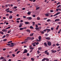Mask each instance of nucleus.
<instances>
[{
    "label": "nucleus",
    "instance_id": "31",
    "mask_svg": "<svg viewBox=\"0 0 61 61\" xmlns=\"http://www.w3.org/2000/svg\"><path fill=\"white\" fill-rule=\"evenodd\" d=\"M45 15L47 16H49V15L48 14H45Z\"/></svg>",
    "mask_w": 61,
    "mask_h": 61
},
{
    "label": "nucleus",
    "instance_id": "33",
    "mask_svg": "<svg viewBox=\"0 0 61 61\" xmlns=\"http://www.w3.org/2000/svg\"><path fill=\"white\" fill-rule=\"evenodd\" d=\"M51 30H54V28L51 27Z\"/></svg>",
    "mask_w": 61,
    "mask_h": 61
},
{
    "label": "nucleus",
    "instance_id": "9",
    "mask_svg": "<svg viewBox=\"0 0 61 61\" xmlns=\"http://www.w3.org/2000/svg\"><path fill=\"white\" fill-rule=\"evenodd\" d=\"M27 42H28V41H25L22 42L21 43V44H24V43H25V44H26Z\"/></svg>",
    "mask_w": 61,
    "mask_h": 61
},
{
    "label": "nucleus",
    "instance_id": "6",
    "mask_svg": "<svg viewBox=\"0 0 61 61\" xmlns=\"http://www.w3.org/2000/svg\"><path fill=\"white\" fill-rule=\"evenodd\" d=\"M61 13V12H57L56 14L55 15H54V16H56V15H58V14H60Z\"/></svg>",
    "mask_w": 61,
    "mask_h": 61
},
{
    "label": "nucleus",
    "instance_id": "10",
    "mask_svg": "<svg viewBox=\"0 0 61 61\" xmlns=\"http://www.w3.org/2000/svg\"><path fill=\"white\" fill-rule=\"evenodd\" d=\"M60 21V19H56L55 20V22H56V21Z\"/></svg>",
    "mask_w": 61,
    "mask_h": 61
},
{
    "label": "nucleus",
    "instance_id": "21",
    "mask_svg": "<svg viewBox=\"0 0 61 61\" xmlns=\"http://www.w3.org/2000/svg\"><path fill=\"white\" fill-rule=\"evenodd\" d=\"M59 27V26H58L56 28V30H58V28Z\"/></svg>",
    "mask_w": 61,
    "mask_h": 61
},
{
    "label": "nucleus",
    "instance_id": "53",
    "mask_svg": "<svg viewBox=\"0 0 61 61\" xmlns=\"http://www.w3.org/2000/svg\"><path fill=\"white\" fill-rule=\"evenodd\" d=\"M6 49V48H4L3 49V51H5V50Z\"/></svg>",
    "mask_w": 61,
    "mask_h": 61
},
{
    "label": "nucleus",
    "instance_id": "50",
    "mask_svg": "<svg viewBox=\"0 0 61 61\" xmlns=\"http://www.w3.org/2000/svg\"><path fill=\"white\" fill-rule=\"evenodd\" d=\"M12 56L13 57H14V56H15V54H12Z\"/></svg>",
    "mask_w": 61,
    "mask_h": 61
},
{
    "label": "nucleus",
    "instance_id": "41",
    "mask_svg": "<svg viewBox=\"0 0 61 61\" xmlns=\"http://www.w3.org/2000/svg\"><path fill=\"white\" fill-rule=\"evenodd\" d=\"M60 6H61V5H58V6H57V8H59V7H60Z\"/></svg>",
    "mask_w": 61,
    "mask_h": 61
},
{
    "label": "nucleus",
    "instance_id": "44",
    "mask_svg": "<svg viewBox=\"0 0 61 61\" xmlns=\"http://www.w3.org/2000/svg\"><path fill=\"white\" fill-rule=\"evenodd\" d=\"M40 8V7H38L37 8H36V10H38V9H39Z\"/></svg>",
    "mask_w": 61,
    "mask_h": 61
},
{
    "label": "nucleus",
    "instance_id": "23",
    "mask_svg": "<svg viewBox=\"0 0 61 61\" xmlns=\"http://www.w3.org/2000/svg\"><path fill=\"white\" fill-rule=\"evenodd\" d=\"M38 50H41L42 49V48L41 47H39L38 48Z\"/></svg>",
    "mask_w": 61,
    "mask_h": 61
},
{
    "label": "nucleus",
    "instance_id": "42",
    "mask_svg": "<svg viewBox=\"0 0 61 61\" xmlns=\"http://www.w3.org/2000/svg\"><path fill=\"white\" fill-rule=\"evenodd\" d=\"M5 35H4L2 37V38H5Z\"/></svg>",
    "mask_w": 61,
    "mask_h": 61
},
{
    "label": "nucleus",
    "instance_id": "22",
    "mask_svg": "<svg viewBox=\"0 0 61 61\" xmlns=\"http://www.w3.org/2000/svg\"><path fill=\"white\" fill-rule=\"evenodd\" d=\"M49 35V34H47V33L45 34V35L46 36H48Z\"/></svg>",
    "mask_w": 61,
    "mask_h": 61
},
{
    "label": "nucleus",
    "instance_id": "45",
    "mask_svg": "<svg viewBox=\"0 0 61 61\" xmlns=\"http://www.w3.org/2000/svg\"><path fill=\"white\" fill-rule=\"evenodd\" d=\"M39 44V42H37L36 43V45H38Z\"/></svg>",
    "mask_w": 61,
    "mask_h": 61
},
{
    "label": "nucleus",
    "instance_id": "1",
    "mask_svg": "<svg viewBox=\"0 0 61 61\" xmlns=\"http://www.w3.org/2000/svg\"><path fill=\"white\" fill-rule=\"evenodd\" d=\"M35 29L36 31H39L40 30V29H42V28L41 27H40L39 28H35Z\"/></svg>",
    "mask_w": 61,
    "mask_h": 61
},
{
    "label": "nucleus",
    "instance_id": "60",
    "mask_svg": "<svg viewBox=\"0 0 61 61\" xmlns=\"http://www.w3.org/2000/svg\"><path fill=\"white\" fill-rule=\"evenodd\" d=\"M6 37H8V34H6Z\"/></svg>",
    "mask_w": 61,
    "mask_h": 61
},
{
    "label": "nucleus",
    "instance_id": "32",
    "mask_svg": "<svg viewBox=\"0 0 61 61\" xmlns=\"http://www.w3.org/2000/svg\"><path fill=\"white\" fill-rule=\"evenodd\" d=\"M41 32V34H44V31H40V32Z\"/></svg>",
    "mask_w": 61,
    "mask_h": 61
},
{
    "label": "nucleus",
    "instance_id": "34",
    "mask_svg": "<svg viewBox=\"0 0 61 61\" xmlns=\"http://www.w3.org/2000/svg\"><path fill=\"white\" fill-rule=\"evenodd\" d=\"M2 31L3 32H5V29H3V30H2Z\"/></svg>",
    "mask_w": 61,
    "mask_h": 61
},
{
    "label": "nucleus",
    "instance_id": "8",
    "mask_svg": "<svg viewBox=\"0 0 61 61\" xmlns=\"http://www.w3.org/2000/svg\"><path fill=\"white\" fill-rule=\"evenodd\" d=\"M25 25H28V24L30 25V23L28 22H25Z\"/></svg>",
    "mask_w": 61,
    "mask_h": 61
},
{
    "label": "nucleus",
    "instance_id": "64",
    "mask_svg": "<svg viewBox=\"0 0 61 61\" xmlns=\"http://www.w3.org/2000/svg\"><path fill=\"white\" fill-rule=\"evenodd\" d=\"M39 38H41V36H39Z\"/></svg>",
    "mask_w": 61,
    "mask_h": 61
},
{
    "label": "nucleus",
    "instance_id": "51",
    "mask_svg": "<svg viewBox=\"0 0 61 61\" xmlns=\"http://www.w3.org/2000/svg\"><path fill=\"white\" fill-rule=\"evenodd\" d=\"M56 10L57 11V12H58V10H59V9H56Z\"/></svg>",
    "mask_w": 61,
    "mask_h": 61
},
{
    "label": "nucleus",
    "instance_id": "39",
    "mask_svg": "<svg viewBox=\"0 0 61 61\" xmlns=\"http://www.w3.org/2000/svg\"><path fill=\"white\" fill-rule=\"evenodd\" d=\"M30 49H34V48H32V47H31L30 48Z\"/></svg>",
    "mask_w": 61,
    "mask_h": 61
},
{
    "label": "nucleus",
    "instance_id": "13",
    "mask_svg": "<svg viewBox=\"0 0 61 61\" xmlns=\"http://www.w3.org/2000/svg\"><path fill=\"white\" fill-rule=\"evenodd\" d=\"M27 14L28 15H30L31 14V12L30 11H29Z\"/></svg>",
    "mask_w": 61,
    "mask_h": 61
},
{
    "label": "nucleus",
    "instance_id": "28",
    "mask_svg": "<svg viewBox=\"0 0 61 61\" xmlns=\"http://www.w3.org/2000/svg\"><path fill=\"white\" fill-rule=\"evenodd\" d=\"M45 60L47 61H49V59L47 58H45Z\"/></svg>",
    "mask_w": 61,
    "mask_h": 61
},
{
    "label": "nucleus",
    "instance_id": "52",
    "mask_svg": "<svg viewBox=\"0 0 61 61\" xmlns=\"http://www.w3.org/2000/svg\"><path fill=\"white\" fill-rule=\"evenodd\" d=\"M27 56H29V53H27Z\"/></svg>",
    "mask_w": 61,
    "mask_h": 61
},
{
    "label": "nucleus",
    "instance_id": "26",
    "mask_svg": "<svg viewBox=\"0 0 61 61\" xmlns=\"http://www.w3.org/2000/svg\"><path fill=\"white\" fill-rule=\"evenodd\" d=\"M44 45L45 46H47V44H46V42H45L44 43Z\"/></svg>",
    "mask_w": 61,
    "mask_h": 61
},
{
    "label": "nucleus",
    "instance_id": "35",
    "mask_svg": "<svg viewBox=\"0 0 61 61\" xmlns=\"http://www.w3.org/2000/svg\"><path fill=\"white\" fill-rule=\"evenodd\" d=\"M11 32V30H9L7 32L8 33H10Z\"/></svg>",
    "mask_w": 61,
    "mask_h": 61
},
{
    "label": "nucleus",
    "instance_id": "57",
    "mask_svg": "<svg viewBox=\"0 0 61 61\" xmlns=\"http://www.w3.org/2000/svg\"><path fill=\"white\" fill-rule=\"evenodd\" d=\"M46 30H46H46H43V31L44 32H46Z\"/></svg>",
    "mask_w": 61,
    "mask_h": 61
},
{
    "label": "nucleus",
    "instance_id": "47",
    "mask_svg": "<svg viewBox=\"0 0 61 61\" xmlns=\"http://www.w3.org/2000/svg\"><path fill=\"white\" fill-rule=\"evenodd\" d=\"M56 45L57 46H59V44H58V43H57L56 44Z\"/></svg>",
    "mask_w": 61,
    "mask_h": 61
},
{
    "label": "nucleus",
    "instance_id": "58",
    "mask_svg": "<svg viewBox=\"0 0 61 61\" xmlns=\"http://www.w3.org/2000/svg\"><path fill=\"white\" fill-rule=\"evenodd\" d=\"M50 12H53V10H50Z\"/></svg>",
    "mask_w": 61,
    "mask_h": 61
},
{
    "label": "nucleus",
    "instance_id": "40",
    "mask_svg": "<svg viewBox=\"0 0 61 61\" xmlns=\"http://www.w3.org/2000/svg\"><path fill=\"white\" fill-rule=\"evenodd\" d=\"M36 28H37L38 27V26L37 25H36Z\"/></svg>",
    "mask_w": 61,
    "mask_h": 61
},
{
    "label": "nucleus",
    "instance_id": "17",
    "mask_svg": "<svg viewBox=\"0 0 61 61\" xmlns=\"http://www.w3.org/2000/svg\"><path fill=\"white\" fill-rule=\"evenodd\" d=\"M12 18H13V16L12 15L10 16L9 17V18H10V19H12Z\"/></svg>",
    "mask_w": 61,
    "mask_h": 61
},
{
    "label": "nucleus",
    "instance_id": "55",
    "mask_svg": "<svg viewBox=\"0 0 61 61\" xmlns=\"http://www.w3.org/2000/svg\"><path fill=\"white\" fill-rule=\"evenodd\" d=\"M33 16L34 17H36V15H33Z\"/></svg>",
    "mask_w": 61,
    "mask_h": 61
},
{
    "label": "nucleus",
    "instance_id": "62",
    "mask_svg": "<svg viewBox=\"0 0 61 61\" xmlns=\"http://www.w3.org/2000/svg\"><path fill=\"white\" fill-rule=\"evenodd\" d=\"M22 10H25V8H22Z\"/></svg>",
    "mask_w": 61,
    "mask_h": 61
},
{
    "label": "nucleus",
    "instance_id": "19",
    "mask_svg": "<svg viewBox=\"0 0 61 61\" xmlns=\"http://www.w3.org/2000/svg\"><path fill=\"white\" fill-rule=\"evenodd\" d=\"M45 60H46V58H44L42 60V61H45Z\"/></svg>",
    "mask_w": 61,
    "mask_h": 61
},
{
    "label": "nucleus",
    "instance_id": "16",
    "mask_svg": "<svg viewBox=\"0 0 61 61\" xmlns=\"http://www.w3.org/2000/svg\"><path fill=\"white\" fill-rule=\"evenodd\" d=\"M0 33L1 34H2V35H3L4 34V32L1 31H0Z\"/></svg>",
    "mask_w": 61,
    "mask_h": 61
},
{
    "label": "nucleus",
    "instance_id": "63",
    "mask_svg": "<svg viewBox=\"0 0 61 61\" xmlns=\"http://www.w3.org/2000/svg\"><path fill=\"white\" fill-rule=\"evenodd\" d=\"M2 61H6V60L3 59L2 60Z\"/></svg>",
    "mask_w": 61,
    "mask_h": 61
},
{
    "label": "nucleus",
    "instance_id": "5",
    "mask_svg": "<svg viewBox=\"0 0 61 61\" xmlns=\"http://www.w3.org/2000/svg\"><path fill=\"white\" fill-rule=\"evenodd\" d=\"M23 23H20V25L19 26V28H20V27H21L22 26V25H23Z\"/></svg>",
    "mask_w": 61,
    "mask_h": 61
},
{
    "label": "nucleus",
    "instance_id": "36",
    "mask_svg": "<svg viewBox=\"0 0 61 61\" xmlns=\"http://www.w3.org/2000/svg\"><path fill=\"white\" fill-rule=\"evenodd\" d=\"M7 41V39H4L3 40V41Z\"/></svg>",
    "mask_w": 61,
    "mask_h": 61
},
{
    "label": "nucleus",
    "instance_id": "48",
    "mask_svg": "<svg viewBox=\"0 0 61 61\" xmlns=\"http://www.w3.org/2000/svg\"><path fill=\"white\" fill-rule=\"evenodd\" d=\"M20 22L21 23H22V22H23V20H21L20 21Z\"/></svg>",
    "mask_w": 61,
    "mask_h": 61
},
{
    "label": "nucleus",
    "instance_id": "43",
    "mask_svg": "<svg viewBox=\"0 0 61 61\" xmlns=\"http://www.w3.org/2000/svg\"><path fill=\"white\" fill-rule=\"evenodd\" d=\"M12 41H10L8 42V43H12Z\"/></svg>",
    "mask_w": 61,
    "mask_h": 61
},
{
    "label": "nucleus",
    "instance_id": "37",
    "mask_svg": "<svg viewBox=\"0 0 61 61\" xmlns=\"http://www.w3.org/2000/svg\"><path fill=\"white\" fill-rule=\"evenodd\" d=\"M17 8V6H14V8L15 9H16V8Z\"/></svg>",
    "mask_w": 61,
    "mask_h": 61
},
{
    "label": "nucleus",
    "instance_id": "15",
    "mask_svg": "<svg viewBox=\"0 0 61 61\" xmlns=\"http://www.w3.org/2000/svg\"><path fill=\"white\" fill-rule=\"evenodd\" d=\"M47 21L48 22H51V20H50V19H49L47 20Z\"/></svg>",
    "mask_w": 61,
    "mask_h": 61
},
{
    "label": "nucleus",
    "instance_id": "18",
    "mask_svg": "<svg viewBox=\"0 0 61 61\" xmlns=\"http://www.w3.org/2000/svg\"><path fill=\"white\" fill-rule=\"evenodd\" d=\"M48 51V50H46V51H45V54H46Z\"/></svg>",
    "mask_w": 61,
    "mask_h": 61
},
{
    "label": "nucleus",
    "instance_id": "38",
    "mask_svg": "<svg viewBox=\"0 0 61 61\" xmlns=\"http://www.w3.org/2000/svg\"><path fill=\"white\" fill-rule=\"evenodd\" d=\"M37 54H39L40 53V52L39 51H37Z\"/></svg>",
    "mask_w": 61,
    "mask_h": 61
},
{
    "label": "nucleus",
    "instance_id": "61",
    "mask_svg": "<svg viewBox=\"0 0 61 61\" xmlns=\"http://www.w3.org/2000/svg\"><path fill=\"white\" fill-rule=\"evenodd\" d=\"M46 54L47 56H48V55H49V52H47V53H46Z\"/></svg>",
    "mask_w": 61,
    "mask_h": 61
},
{
    "label": "nucleus",
    "instance_id": "11",
    "mask_svg": "<svg viewBox=\"0 0 61 61\" xmlns=\"http://www.w3.org/2000/svg\"><path fill=\"white\" fill-rule=\"evenodd\" d=\"M51 52H53V53H56V51H54L52 50L51 51Z\"/></svg>",
    "mask_w": 61,
    "mask_h": 61
},
{
    "label": "nucleus",
    "instance_id": "49",
    "mask_svg": "<svg viewBox=\"0 0 61 61\" xmlns=\"http://www.w3.org/2000/svg\"><path fill=\"white\" fill-rule=\"evenodd\" d=\"M20 52V51H18L16 53L17 54H18Z\"/></svg>",
    "mask_w": 61,
    "mask_h": 61
},
{
    "label": "nucleus",
    "instance_id": "59",
    "mask_svg": "<svg viewBox=\"0 0 61 61\" xmlns=\"http://www.w3.org/2000/svg\"><path fill=\"white\" fill-rule=\"evenodd\" d=\"M23 60H25V59H26V58L25 57H24L23 58Z\"/></svg>",
    "mask_w": 61,
    "mask_h": 61
},
{
    "label": "nucleus",
    "instance_id": "2",
    "mask_svg": "<svg viewBox=\"0 0 61 61\" xmlns=\"http://www.w3.org/2000/svg\"><path fill=\"white\" fill-rule=\"evenodd\" d=\"M28 52V51L27 50L25 49L24 52H23V54H25V53H26Z\"/></svg>",
    "mask_w": 61,
    "mask_h": 61
},
{
    "label": "nucleus",
    "instance_id": "25",
    "mask_svg": "<svg viewBox=\"0 0 61 61\" xmlns=\"http://www.w3.org/2000/svg\"><path fill=\"white\" fill-rule=\"evenodd\" d=\"M34 35V33H32L30 35V36H33Z\"/></svg>",
    "mask_w": 61,
    "mask_h": 61
},
{
    "label": "nucleus",
    "instance_id": "12",
    "mask_svg": "<svg viewBox=\"0 0 61 61\" xmlns=\"http://www.w3.org/2000/svg\"><path fill=\"white\" fill-rule=\"evenodd\" d=\"M5 59V58H4V57L2 56L0 58V60H2V59Z\"/></svg>",
    "mask_w": 61,
    "mask_h": 61
},
{
    "label": "nucleus",
    "instance_id": "20",
    "mask_svg": "<svg viewBox=\"0 0 61 61\" xmlns=\"http://www.w3.org/2000/svg\"><path fill=\"white\" fill-rule=\"evenodd\" d=\"M11 27L9 26L7 28H6L5 29V30H6V29H9V28H10Z\"/></svg>",
    "mask_w": 61,
    "mask_h": 61
},
{
    "label": "nucleus",
    "instance_id": "27",
    "mask_svg": "<svg viewBox=\"0 0 61 61\" xmlns=\"http://www.w3.org/2000/svg\"><path fill=\"white\" fill-rule=\"evenodd\" d=\"M31 60L32 61H34V60H35V59L33 58H31Z\"/></svg>",
    "mask_w": 61,
    "mask_h": 61
},
{
    "label": "nucleus",
    "instance_id": "46",
    "mask_svg": "<svg viewBox=\"0 0 61 61\" xmlns=\"http://www.w3.org/2000/svg\"><path fill=\"white\" fill-rule=\"evenodd\" d=\"M36 41H37V42H40V41H41L38 40V39H37Z\"/></svg>",
    "mask_w": 61,
    "mask_h": 61
},
{
    "label": "nucleus",
    "instance_id": "3",
    "mask_svg": "<svg viewBox=\"0 0 61 61\" xmlns=\"http://www.w3.org/2000/svg\"><path fill=\"white\" fill-rule=\"evenodd\" d=\"M47 45H48V46H51V42H48L47 43Z\"/></svg>",
    "mask_w": 61,
    "mask_h": 61
},
{
    "label": "nucleus",
    "instance_id": "30",
    "mask_svg": "<svg viewBox=\"0 0 61 61\" xmlns=\"http://www.w3.org/2000/svg\"><path fill=\"white\" fill-rule=\"evenodd\" d=\"M23 30V28H21L20 29V30Z\"/></svg>",
    "mask_w": 61,
    "mask_h": 61
},
{
    "label": "nucleus",
    "instance_id": "14",
    "mask_svg": "<svg viewBox=\"0 0 61 61\" xmlns=\"http://www.w3.org/2000/svg\"><path fill=\"white\" fill-rule=\"evenodd\" d=\"M26 31L27 32H29V33H30V30H26Z\"/></svg>",
    "mask_w": 61,
    "mask_h": 61
},
{
    "label": "nucleus",
    "instance_id": "54",
    "mask_svg": "<svg viewBox=\"0 0 61 61\" xmlns=\"http://www.w3.org/2000/svg\"><path fill=\"white\" fill-rule=\"evenodd\" d=\"M53 46H56V44H54L53 45Z\"/></svg>",
    "mask_w": 61,
    "mask_h": 61
},
{
    "label": "nucleus",
    "instance_id": "56",
    "mask_svg": "<svg viewBox=\"0 0 61 61\" xmlns=\"http://www.w3.org/2000/svg\"><path fill=\"white\" fill-rule=\"evenodd\" d=\"M10 13H13V11H9Z\"/></svg>",
    "mask_w": 61,
    "mask_h": 61
},
{
    "label": "nucleus",
    "instance_id": "24",
    "mask_svg": "<svg viewBox=\"0 0 61 61\" xmlns=\"http://www.w3.org/2000/svg\"><path fill=\"white\" fill-rule=\"evenodd\" d=\"M30 28H31V29H34V28H33V27L32 26H31L30 27Z\"/></svg>",
    "mask_w": 61,
    "mask_h": 61
},
{
    "label": "nucleus",
    "instance_id": "7",
    "mask_svg": "<svg viewBox=\"0 0 61 61\" xmlns=\"http://www.w3.org/2000/svg\"><path fill=\"white\" fill-rule=\"evenodd\" d=\"M46 30H47V33H48L49 32H50L51 31L50 29H46Z\"/></svg>",
    "mask_w": 61,
    "mask_h": 61
},
{
    "label": "nucleus",
    "instance_id": "29",
    "mask_svg": "<svg viewBox=\"0 0 61 61\" xmlns=\"http://www.w3.org/2000/svg\"><path fill=\"white\" fill-rule=\"evenodd\" d=\"M37 19L38 20H40V18L39 17H38L37 18Z\"/></svg>",
    "mask_w": 61,
    "mask_h": 61
},
{
    "label": "nucleus",
    "instance_id": "4",
    "mask_svg": "<svg viewBox=\"0 0 61 61\" xmlns=\"http://www.w3.org/2000/svg\"><path fill=\"white\" fill-rule=\"evenodd\" d=\"M27 19H28V20H32V18L31 17H28L27 18Z\"/></svg>",
    "mask_w": 61,
    "mask_h": 61
}]
</instances>
